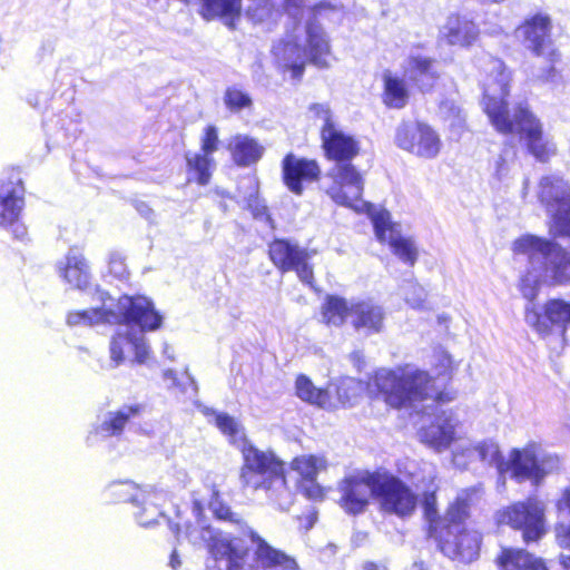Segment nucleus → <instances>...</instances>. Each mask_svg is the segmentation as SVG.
<instances>
[{"label":"nucleus","instance_id":"4d7b16f0","mask_svg":"<svg viewBox=\"0 0 570 570\" xmlns=\"http://www.w3.org/2000/svg\"><path fill=\"white\" fill-rule=\"evenodd\" d=\"M438 358H439V362H440V366L442 367L440 370V372L438 373V375H445V371L449 370L451 367V364H452V360H451V356L445 353V352H439L438 353Z\"/></svg>","mask_w":570,"mask_h":570},{"label":"nucleus","instance_id":"393cba45","mask_svg":"<svg viewBox=\"0 0 570 570\" xmlns=\"http://www.w3.org/2000/svg\"><path fill=\"white\" fill-rule=\"evenodd\" d=\"M60 276L71 286L83 289L88 286L90 272L88 263L77 247H71L65 258V262L58 264Z\"/></svg>","mask_w":570,"mask_h":570},{"label":"nucleus","instance_id":"4c0bfd02","mask_svg":"<svg viewBox=\"0 0 570 570\" xmlns=\"http://www.w3.org/2000/svg\"><path fill=\"white\" fill-rule=\"evenodd\" d=\"M186 161L197 183L202 186L207 185L210 180L212 168L214 167L213 157L202 153H187Z\"/></svg>","mask_w":570,"mask_h":570},{"label":"nucleus","instance_id":"0eeeda50","mask_svg":"<svg viewBox=\"0 0 570 570\" xmlns=\"http://www.w3.org/2000/svg\"><path fill=\"white\" fill-rule=\"evenodd\" d=\"M368 386L374 387L383 401L394 409H414L419 403L434 400L438 395L434 379L428 371L413 364L380 368Z\"/></svg>","mask_w":570,"mask_h":570},{"label":"nucleus","instance_id":"2f4dec72","mask_svg":"<svg viewBox=\"0 0 570 570\" xmlns=\"http://www.w3.org/2000/svg\"><path fill=\"white\" fill-rule=\"evenodd\" d=\"M205 485L210 490V500L208 505L214 517L219 521L239 528L244 534L248 535V530L252 529L246 525L238 513L232 511L230 507L222 500L218 489L219 484L216 481L209 482V476H207Z\"/></svg>","mask_w":570,"mask_h":570},{"label":"nucleus","instance_id":"f03ea898","mask_svg":"<svg viewBox=\"0 0 570 570\" xmlns=\"http://www.w3.org/2000/svg\"><path fill=\"white\" fill-rule=\"evenodd\" d=\"M285 11L295 23L306 18L304 46L295 41H281L273 47V52L278 66L284 71H291L292 78L299 80L304 73L306 61L320 69L330 68L328 57L331 46L328 37L323 28L315 22L316 16L322 14L330 4L318 3L313 8L305 9L303 0H285Z\"/></svg>","mask_w":570,"mask_h":570},{"label":"nucleus","instance_id":"603ef678","mask_svg":"<svg viewBox=\"0 0 570 570\" xmlns=\"http://www.w3.org/2000/svg\"><path fill=\"white\" fill-rule=\"evenodd\" d=\"M308 111L313 118L320 119L323 122L322 130L335 127L328 105L313 104L309 106Z\"/></svg>","mask_w":570,"mask_h":570},{"label":"nucleus","instance_id":"9b49d317","mask_svg":"<svg viewBox=\"0 0 570 570\" xmlns=\"http://www.w3.org/2000/svg\"><path fill=\"white\" fill-rule=\"evenodd\" d=\"M538 197L552 218L554 237L570 236V185L562 177L550 175L539 183Z\"/></svg>","mask_w":570,"mask_h":570},{"label":"nucleus","instance_id":"5701e85b","mask_svg":"<svg viewBox=\"0 0 570 570\" xmlns=\"http://www.w3.org/2000/svg\"><path fill=\"white\" fill-rule=\"evenodd\" d=\"M479 36L478 26L466 16L450 14L440 29V38L450 46H471Z\"/></svg>","mask_w":570,"mask_h":570},{"label":"nucleus","instance_id":"a211bd4d","mask_svg":"<svg viewBox=\"0 0 570 570\" xmlns=\"http://www.w3.org/2000/svg\"><path fill=\"white\" fill-rule=\"evenodd\" d=\"M24 206L23 188L20 181L17 185L11 183L0 189V226L10 229L13 237L24 240L27 227L20 220Z\"/></svg>","mask_w":570,"mask_h":570},{"label":"nucleus","instance_id":"473e14b6","mask_svg":"<svg viewBox=\"0 0 570 570\" xmlns=\"http://www.w3.org/2000/svg\"><path fill=\"white\" fill-rule=\"evenodd\" d=\"M383 95L382 99L385 106L393 109L404 108L410 99V91L405 80L391 71L383 73Z\"/></svg>","mask_w":570,"mask_h":570},{"label":"nucleus","instance_id":"9d476101","mask_svg":"<svg viewBox=\"0 0 570 570\" xmlns=\"http://www.w3.org/2000/svg\"><path fill=\"white\" fill-rule=\"evenodd\" d=\"M476 493L474 488L461 490L444 515V525L432 535L441 552L450 559L471 562L479 557L481 534L463 524Z\"/></svg>","mask_w":570,"mask_h":570},{"label":"nucleus","instance_id":"a878e982","mask_svg":"<svg viewBox=\"0 0 570 570\" xmlns=\"http://www.w3.org/2000/svg\"><path fill=\"white\" fill-rule=\"evenodd\" d=\"M193 511L197 519V524H186L184 530V537L193 544L197 546L200 543H206L208 546L209 552L213 558L216 560V556L213 551L214 546L222 540H239V538H232L228 535H222L210 525L204 524L200 515L203 513V507L199 501H194Z\"/></svg>","mask_w":570,"mask_h":570},{"label":"nucleus","instance_id":"4be33fe9","mask_svg":"<svg viewBox=\"0 0 570 570\" xmlns=\"http://www.w3.org/2000/svg\"><path fill=\"white\" fill-rule=\"evenodd\" d=\"M350 322L354 330L361 335L380 333L384 325V311L374 302L352 301Z\"/></svg>","mask_w":570,"mask_h":570},{"label":"nucleus","instance_id":"a19ab883","mask_svg":"<svg viewBox=\"0 0 570 570\" xmlns=\"http://www.w3.org/2000/svg\"><path fill=\"white\" fill-rule=\"evenodd\" d=\"M147 487L140 488L131 482H118L110 485L109 491L119 501L135 504H144L147 500Z\"/></svg>","mask_w":570,"mask_h":570},{"label":"nucleus","instance_id":"423d86ee","mask_svg":"<svg viewBox=\"0 0 570 570\" xmlns=\"http://www.w3.org/2000/svg\"><path fill=\"white\" fill-rule=\"evenodd\" d=\"M242 455L243 485L255 492L262 491L279 510H288L294 501V493L286 482L284 462L274 452L261 450L249 442H243Z\"/></svg>","mask_w":570,"mask_h":570},{"label":"nucleus","instance_id":"13d9d810","mask_svg":"<svg viewBox=\"0 0 570 570\" xmlns=\"http://www.w3.org/2000/svg\"><path fill=\"white\" fill-rule=\"evenodd\" d=\"M185 375H186V379H187L188 383H187V385H181L180 386L181 392L188 393V390L190 389L193 391V394L196 395L197 392H198L197 382L190 375V373H189V371L187 368L185 370Z\"/></svg>","mask_w":570,"mask_h":570},{"label":"nucleus","instance_id":"e2e57ef3","mask_svg":"<svg viewBox=\"0 0 570 570\" xmlns=\"http://www.w3.org/2000/svg\"><path fill=\"white\" fill-rule=\"evenodd\" d=\"M163 353L170 361L174 360V351H173V348L167 343L164 345Z\"/></svg>","mask_w":570,"mask_h":570},{"label":"nucleus","instance_id":"79ce46f5","mask_svg":"<svg viewBox=\"0 0 570 570\" xmlns=\"http://www.w3.org/2000/svg\"><path fill=\"white\" fill-rule=\"evenodd\" d=\"M440 112L448 122L451 135L459 139L465 128V115L451 101H444L440 106Z\"/></svg>","mask_w":570,"mask_h":570},{"label":"nucleus","instance_id":"6e6552de","mask_svg":"<svg viewBox=\"0 0 570 570\" xmlns=\"http://www.w3.org/2000/svg\"><path fill=\"white\" fill-rule=\"evenodd\" d=\"M94 299L100 302L102 306H108L112 298L110 295L97 287L94 293ZM117 311L101 308H90L78 312H70L67 315L69 326H92L104 323H136L142 328L158 330L163 324V316L156 311L154 303L142 295H122L116 304Z\"/></svg>","mask_w":570,"mask_h":570},{"label":"nucleus","instance_id":"c9c22d12","mask_svg":"<svg viewBox=\"0 0 570 570\" xmlns=\"http://www.w3.org/2000/svg\"><path fill=\"white\" fill-rule=\"evenodd\" d=\"M296 395L304 402H307L320 407H325L328 404L330 396L327 391L317 389L313 382L304 374L296 377L295 381Z\"/></svg>","mask_w":570,"mask_h":570},{"label":"nucleus","instance_id":"cd10ccee","mask_svg":"<svg viewBox=\"0 0 570 570\" xmlns=\"http://www.w3.org/2000/svg\"><path fill=\"white\" fill-rule=\"evenodd\" d=\"M169 494L164 489L148 485L147 500L144 504H135L134 512L136 521L141 527L155 524L158 518L163 517L161 505L168 500Z\"/></svg>","mask_w":570,"mask_h":570},{"label":"nucleus","instance_id":"4468645a","mask_svg":"<svg viewBox=\"0 0 570 570\" xmlns=\"http://www.w3.org/2000/svg\"><path fill=\"white\" fill-rule=\"evenodd\" d=\"M495 518L499 524L521 530L527 543L538 541L546 532L543 507L533 499L499 510Z\"/></svg>","mask_w":570,"mask_h":570},{"label":"nucleus","instance_id":"69168bd1","mask_svg":"<svg viewBox=\"0 0 570 570\" xmlns=\"http://www.w3.org/2000/svg\"><path fill=\"white\" fill-rule=\"evenodd\" d=\"M376 568H377V567H376V564H375V563H373V562H366V563L364 564V569H365V570H376Z\"/></svg>","mask_w":570,"mask_h":570},{"label":"nucleus","instance_id":"58836bf2","mask_svg":"<svg viewBox=\"0 0 570 570\" xmlns=\"http://www.w3.org/2000/svg\"><path fill=\"white\" fill-rule=\"evenodd\" d=\"M326 459L322 455H301L293 460L292 469L298 472L304 481H315L320 471L326 469Z\"/></svg>","mask_w":570,"mask_h":570},{"label":"nucleus","instance_id":"6e6d98bb","mask_svg":"<svg viewBox=\"0 0 570 570\" xmlns=\"http://www.w3.org/2000/svg\"><path fill=\"white\" fill-rule=\"evenodd\" d=\"M305 495L313 500H318L323 497V490L315 481H305L302 485Z\"/></svg>","mask_w":570,"mask_h":570},{"label":"nucleus","instance_id":"1a4fd4ad","mask_svg":"<svg viewBox=\"0 0 570 570\" xmlns=\"http://www.w3.org/2000/svg\"><path fill=\"white\" fill-rule=\"evenodd\" d=\"M248 537L256 544L250 552L242 540H222L214 546V553L219 570H298L294 558L273 548L254 530Z\"/></svg>","mask_w":570,"mask_h":570},{"label":"nucleus","instance_id":"5fc2aeb1","mask_svg":"<svg viewBox=\"0 0 570 570\" xmlns=\"http://www.w3.org/2000/svg\"><path fill=\"white\" fill-rule=\"evenodd\" d=\"M557 509L559 513V523H570V490L567 489L562 492L561 498L557 502Z\"/></svg>","mask_w":570,"mask_h":570},{"label":"nucleus","instance_id":"09e8293b","mask_svg":"<svg viewBox=\"0 0 570 570\" xmlns=\"http://www.w3.org/2000/svg\"><path fill=\"white\" fill-rule=\"evenodd\" d=\"M358 384L353 379H344L337 385L336 392L338 401L342 405H351L356 397Z\"/></svg>","mask_w":570,"mask_h":570},{"label":"nucleus","instance_id":"c756f323","mask_svg":"<svg viewBox=\"0 0 570 570\" xmlns=\"http://www.w3.org/2000/svg\"><path fill=\"white\" fill-rule=\"evenodd\" d=\"M497 560L501 570H548L542 559L523 549L503 548Z\"/></svg>","mask_w":570,"mask_h":570},{"label":"nucleus","instance_id":"37998d69","mask_svg":"<svg viewBox=\"0 0 570 570\" xmlns=\"http://www.w3.org/2000/svg\"><path fill=\"white\" fill-rule=\"evenodd\" d=\"M139 330L131 328L130 348L135 352V362L145 364L150 356V347L147 343L144 332L149 331L142 328L139 324Z\"/></svg>","mask_w":570,"mask_h":570},{"label":"nucleus","instance_id":"ddd939ff","mask_svg":"<svg viewBox=\"0 0 570 570\" xmlns=\"http://www.w3.org/2000/svg\"><path fill=\"white\" fill-rule=\"evenodd\" d=\"M395 144L413 156L426 160L436 158L443 147L440 134L422 121L400 124L395 131Z\"/></svg>","mask_w":570,"mask_h":570},{"label":"nucleus","instance_id":"dca6fc26","mask_svg":"<svg viewBox=\"0 0 570 570\" xmlns=\"http://www.w3.org/2000/svg\"><path fill=\"white\" fill-rule=\"evenodd\" d=\"M375 235L380 242H387L392 253L404 264L414 266L417 262L419 250L415 242L401 234L400 226L392 223L391 214L381 209L371 214Z\"/></svg>","mask_w":570,"mask_h":570},{"label":"nucleus","instance_id":"49530a36","mask_svg":"<svg viewBox=\"0 0 570 570\" xmlns=\"http://www.w3.org/2000/svg\"><path fill=\"white\" fill-rule=\"evenodd\" d=\"M224 101L226 107L234 112L240 111L252 105L250 97L236 87H230L226 90Z\"/></svg>","mask_w":570,"mask_h":570},{"label":"nucleus","instance_id":"6ab92c4d","mask_svg":"<svg viewBox=\"0 0 570 570\" xmlns=\"http://www.w3.org/2000/svg\"><path fill=\"white\" fill-rule=\"evenodd\" d=\"M543 312L542 316L535 306H525V322L541 335L550 333V325L561 326V334L564 336L567 325L570 324V302L561 298L549 299Z\"/></svg>","mask_w":570,"mask_h":570},{"label":"nucleus","instance_id":"7ed1b4c3","mask_svg":"<svg viewBox=\"0 0 570 570\" xmlns=\"http://www.w3.org/2000/svg\"><path fill=\"white\" fill-rule=\"evenodd\" d=\"M323 146L328 158L336 164L324 175L322 189L337 205L356 212L367 210L371 205L362 200L364 181L350 160L358 153L353 137L334 128L323 129Z\"/></svg>","mask_w":570,"mask_h":570},{"label":"nucleus","instance_id":"c85d7f7f","mask_svg":"<svg viewBox=\"0 0 570 570\" xmlns=\"http://www.w3.org/2000/svg\"><path fill=\"white\" fill-rule=\"evenodd\" d=\"M140 411V405H126L118 411L108 412L95 428V433L105 438L118 436L122 433L126 424L138 416Z\"/></svg>","mask_w":570,"mask_h":570},{"label":"nucleus","instance_id":"864d4df0","mask_svg":"<svg viewBox=\"0 0 570 570\" xmlns=\"http://www.w3.org/2000/svg\"><path fill=\"white\" fill-rule=\"evenodd\" d=\"M426 292L419 284H410L405 292V301L413 308H421L425 302Z\"/></svg>","mask_w":570,"mask_h":570},{"label":"nucleus","instance_id":"c03bdc74","mask_svg":"<svg viewBox=\"0 0 570 570\" xmlns=\"http://www.w3.org/2000/svg\"><path fill=\"white\" fill-rule=\"evenodd\" d=\"M249 194L246 197L247 208L256 219L268 218V209L265 202L258 196V185L254 179H249Z\"/></svg>","mask_w":570,"mask_h":570},{"label":"nucleus","instance_id":"2eb2a0df","mask_svg":"<svg viewBox=\"0 0 570 570\" xmlns=\"http://www.w3.org/2000/svg\"><path fill=\"white\" fill-rule=\"evenodd\" d=\"M551 19L548 14L537 13L527 19L523 24L517 29V35L522 39L523 45L530 49L535 56H544L548 53L549 61L553 63L558 53L551 49L548 51L551 41ZM554 67L552 65L540 76L543 80H550L553 77Z\"/></svg>","mask_w":570,"mask_h":570},{"label":"nucleus","instance_id":"72a5a7b5","mask_svg":"<svg viewBox=\"0 0 570 570\" xmlns=\"http://www.w3.org/2000/svg\"><path fill=\"white\" fill-rule=\"evenodd\" d=\"M234 161L238 166L247 167L257 163L262 156L264 148L253 138L238 135L234 137L229 144Z\"/></svg>","mask_w":570,"mask_h":570},{"label":"nucleus","instance_id":"338daca9","mask_svg":"<svg viewBox=\"0 0 570 570\" xmlns=\"http://www.w3.org/2000/svg\"><path fill=\"white\" fill-rule=\"evenodd\" d=\"M414 570H422V564L414 563Z\"/></svg>","mask_w":570,"mask_h":570},{"label":"nucleus","instance_id":"052dcab7","mask_svg":"<svg viewBox=\"0 0 570 570\" xmlns=\"http://www.w3.org/2000/svg\"><path fill=\"white\" fill-rule=\"evenodd\" d=\"M164 377L165 380H170L173 381L174 385H177L179 386L178 382H177V377H176V372L174 370H166L164 372Z\"/></svg>","mask_w":570,"mask_h":570},{"label":"nucleus","instance_id":"7c9ffc66","mask_svg":"<svg viewBox=\"0 0 570 570\" xmlns=\"http://www.w3.org/2000/svg\"><path fill=\"white\" fill-rule=\"evenodd\" d=\"M202 14L206 20L220 19L234 28L235 21L240 17L242 0H200Z\"/></svg>","mask_w":570,"mask_h":570},{"label":"nucleus","instance_id":"bb28decb","mask_svg":"<svg viewBox=\"0 0 570 570\" xmlns=\"http://www.w3.org/2000/svg\"><path fill=\"white\" fill-rule=\"evenodd\" d=\"M434 62L433 59L420 55H411L407 59L405 72L422 92L432 90L439 78Z\"/></svg>","mask_w":570,"mask_h":570},{"label":"nucleus","instance_id":"f704fd0d","mask_svg":"<svg viewBox=\"0 0 570 570\" xmlns=\"http://www.w3.org/2000/svg\"><path fill=\"white\" fill-rule=\"evenodd\" d=\"M351 302L343 297L330 295L322 306L323 322L330 326H341L345 320H350Z\"/></svg>","mask_w":570,"mask_h":570},{"label":"nucleus","instance_id":"bf43d9fd","mask_svg":"<svg viewBox=\"0 0 570 570\" xmlns=\"http://www.w3.org/2000/svg\"><path fill=\"white\" fill-rule=\"evenodd\" d=\"M495 171L499 179H503L508 175V165L502 155L497 160Z\"/></svg>","mask_w":570,"mask_h":570},{"label":"nucleus","instance_id":"680f3d73","mask_svg":"<svg viewBox=\"0 0 570 570\" xmlns=\"http://www.w3.org/2000/svg\"><path fill=\"white\" fill-rule=\"evenodd\" d=\"M181 562L180 560L178 559V554L176 552V550L173 551L171 556H170V561H169V566L173 568V569H177L178 567H180Z\"/></svg>","mask_w":570,"mask_h":570},{"label":"nucleus","instance_id":"3c124183","mask_svg":"<svg viewBox=\"0 0 570 570\" xmlns=\"http://www.w3.org/2000/svg\"><path fill=\"white\" fill-rule=\"evenodd\" d=\"M219 138L218 130L215 126H207L204 129V134L200 138V151L202 154H206L212 156L218 149Z\"/></svg>","mask_w":570,"mask_h":570},{"label":"nucleus","instance_id":"de8ad7c7","mask_svg":"<svg viewBox=\"0 0 570 570\" xmlns=\"http://www.w3.org/2000/svg\"><path fill=\"white\" fill-rule=\"evenodd\" d=\"M108 272L111 276L119 281H125L129 276L125 257L119 252H112L108 258Z\"/></svg>","mask_w":570,"mask_h":570},{"label":"nucleus","instance_id":"ea45409f","mask_svg":"<svg viewBox=\"0 0 570 570\" xmlns=\"http://www.w3.org/2000/svg\"><path fill=\"white\" fill-rule=\"evenodd\" d=\"M204 413L206 415H213L215 420L216 426L228 436L232 443L236 442H246L244 440V432L239 423L230 415L226 413H218L215 410L205 409Z\"/></svg>","mask_w":570,"mask_h":570},{"label":"nucleus","instance_id":"f257e3e1","mask_svg":"<svg viewBox=\"0 0 570 570\" xmlns=\"http://www.w3.org/2000/svg\"><path fill=\"white\" fill-rule=\"evenodd\" d=\"M484 61L487 79L483 83V106L491 125L503 135L519 134L537 160L548 161L556 155L557 147L543 135L541 121L525 105L509 108L505 97L509 95L510 72L500 59L488 56Z\"/></svg>","mask_w":570,"mask_h":570},{"label":"nucleus","instance_id":"20e7f679","mask_svg":"<svg viewBox=\"0 0 570 570\" xmlns=\"http://www.w3.org/2000/svg\"><path fill=\"white\" fill-rule=\"evenodd\" d=\"M512 250L528 257L527 274L520 283V291L530 303L537 297L541 282L562 285L570 282V250L554 240L534 235L515 239Z\"/></svg>","mask_w":570,"mask_h":570},{"label":"nucleus","instance_id":"f3484780","mask_svg":"<svg viewBox=\"0 0 570 570\" xmlns=\"http://www.w3.org/2000/svg\"><path fill=\"white\" fill-rule=\"evenodd\" d=\"M268 253L279 271H295L303 283L312 285L313 269L308 264L311 255L306 248L288 239H275L269 244Z\"/></svg>","mask_w":570,"mask_h":570},{"label":"nucleus","instance_id":"a18cd8bd","mask_svg":"<svg viewBox=\"0 0 570 570\" xmlns=\"http://www.w3.org/2000/svg\"><path fill=\"white\" fill-rule=\"evenodd\" d=\"M423 508H424L425 518L430 524L429 532H430V535L432 537L434 533H438V531L440 530L441 527L444 525V523H442V521L444 520V517L443 518L438 517L436 498H435L434 493L425 494Z\"/></svg>","mask_w":570,"mask_h":570},{"label":"nucleus","instance_id":"0e129e2a","mask_svg":"<svg viewBox=\"0 0 570 570\" xmlns=\"http://www.w3.org/2000/svg\"><path fill=\"white\" fill-rule=\"evenodd\" d=\"M138 210L145 216V217H149V214L153 212L148 206H146L145 204L141 205V207L138 208Z\"/></svg>","mask_w":570,"mask_h":570},{"label":"nucleus","instance_id":"412c9836","mask_svg":"<svg viewBox=\"0 0 570 570\" xmlns=\"http://www.w3.org/2000/svg\"><path fill=\"white\" fill-rule=\"evenodd\" d=\"M341 492L340 504L350 514L362 513L368 505L371 497H374L372 473L364 478L351 476L344 479L338 487Z\"/></svg>","mask_w":570,"mask_h":570},{"label":"nucleus","instance_id":"8fccbe9b","mask_svg":"<svg viewBox=\"0 0 570 570\" xmlns=\"http://www.w3.org/2000/svg\"><path fill=\"white\" fill-rule=\"evenodd\" d=\"M557 541L561 548L570 549V523H559L556 528ZM563 570H570V554L560 556Z\"/></svg>","mask_w":570,"mask_h":570},{"label":"nucleus","instance_id":"774afa93","mask_svg":"<svg viewBox=\"0 0 570 570\" xmlns=\"http://www.w3.org/2000/svg\"><path fill=\"white\" fill-rule=\"evenodd\" d=\"M176 531H177V537H178V540H179V539H180V537L183 535V533L180 532V529H179V527H178V525H177Z\"/></svg>","mask_w":570,"mask_h":570},{"label":"nucleus","instance_id":"39448f33","mask_svg":"<svg viewBox=\"0 0 570 570\" xmlns=\"http://www.w3.org/2000/svg\"><path fill=\"white\" fill-rule=\"evenodd\" d=\"M476 458L481 462L495 466L498 472L502 474L505 470L511 469L512 476L519 482L530 480L534 484L539 482L558 465V458L544 454L541 448L535 443H530L522 450L513 449L510 453L509 462L504 461L498 443L493 441H483L476 445L469 446L460 452L453 453V463L464 468L465 463L462 458Z\"/></svg>","mask_w":570,"mask_h":570},{"label":"nucleus","instance_id":"b1692460","mask_svg":"<svg viewBox=\"0 0 570 570\" xmlns=\"http://www.w3.org/2000/svg\"><path fill=\"white\" fill-rule=\"evenodd\" d=\"M456 421L451 414L443 412L429 426H422L420 440L430 448L441 452L448 449L454 439Z\"/></svg>","mask_w":570,"mask_h":570},{"label":"nucleus","instance_id":"aec40b11","mask_svg":"<svg viewBox=\"0 0 570 570\" xmlns=\"http://www.w3.org/2000/svg\"><path fill=\"white\" fill-rule=\"evenodd\" d=\"M282 177L288 190L301 196L304 193V184L320 179L321 168L316 160L289 153L282 160Z\"/></svg>","mask_w":570,"mask_h":570},{"label":"nucleus","instance_id":"e433bc0d","mask_svg":"<svg viewBox=\"0 0 570 570\" xmlns=\"http://www.w3.org/2000/svg\"><path fill=\"white\" fill-rule=\"evenodd\" d=\"M118 324H124L125 327H120L112 336L109 343V355L110 363L109 366L111 368L118 367L125 361V348L130 347V337H131V327L129 325L131 323L119 322Z\"/></svg>","mask_w":570,"mask_h":570},{"label":"nucleus","instance_id":"f8f14e48","mask_svg":"<svg viewBox=\"0 0 570 570\" xmlns=\"http://www.w3.org/2000/svg\"><path fill=\"white\" fill-rule=\"evenodd\" d=\"M374 499L381 509L401 518L411 515L417 504L416 494L397 476L387 472L372 473Z\"/></svg>","mask_w":570,"mask_h":570}]
</instances>
